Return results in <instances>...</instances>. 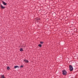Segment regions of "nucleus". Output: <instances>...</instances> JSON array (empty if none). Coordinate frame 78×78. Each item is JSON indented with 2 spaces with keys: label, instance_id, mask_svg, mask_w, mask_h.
<instances>
[{
  "label": "nucleus",
  "instance_id": "9",
  "mask_svg": "<svg viewBox=\"0 0 78 78\" xmlns=\"http://www.w3.org/2000/svg\"><path fill=\"white\" fill-rule=\"evenodd\" d=\"M40 43L41 44H42L44 43V42H40Z\"/></svg>",
  "mask_w": 78,
  "mask_h": 78
},
{
  "label": "nucleus",
  "instance_id": "3",
  "mask_svg": "<svg viewBox=\"0 0 78 78\" xmlns=\"http://www.w3.org/2000/svg\"><path fill=\"white\" fill-rule=\"evenodd\" d=\"M1 8L2 9H5V7L3 6L2 4H1Z\"/></svg>",
  "mask_w": 78,
  "mask_h": 78
},
{
  "label": "nucleus",
  "instance_id": "11",
  "mask_svg": "<svg viewBox=\"0 0 78 78\" xmlns=\"http://www.w3.org/2000/svg\"><path fill=\"white\" fill-rule=\"evenodd\" d=\"M23 67V66L21 65V66H20V68H22Z\"/></svg>",
  "mask_w": 78,
  "mask_h": 78
},
{
  "label": "nucleus",
  "instance_id": "2",
  "mask_svg": "<svg viewBox=\"0 0 78 78\" xmlns=\"http://www.w3.org/2000/svg\"><path fill=\"white\" fill-rule=\"evenodd\" d=\"M69 70L71 72V71H73V67L71 65H70L69 66Z\"/></svg>",
  "mask_w": 78,
  "mask_h": 78
},
{
  "label": "nucleus",
  "instance_id": "10",
  "mask_svg": "<svg viewBox=\"0 0 78 78\" xmlns=\"http://www.w3.org/2000/svg\"><path fill=\"white\" fill-rule=\"evenodd\" d=\"M10 69V68H9V66H8L7 67V70H9Z\"/></svg>",
  "mask_w": 78,
  "mask_h": 78
},
{
  "label": "nucleus",
  "instance_id": "4",
  "mask_svg": "<svg viewBox=\"0 0 78 78\" xmlns=\"http://www.w3.org/2000/svg\"><path fill=\"white\" fill-rule=\"evenodd\" d=\"M23 61H24V62H25V63H28V62H29L26 59L24 60Z\"/></svg>",
  "mask_w": 78,
  "mask_h": 78
},
{
  "label": "nucleus",
  "instance_id": "1",
  "mask_svg": "<svg viewBox=\"0 0 78 78\" xmlns=\"http://www.w3.org/2000/svg\"><path fill=\"white\" fill-rule=\"evenodd\" d=\"M62 74L63 75H67V71L65 70L62 71Z\"/></svg>",
  "mask_w": 78,
  "mask_h": 78
},
{
  "label": "nucleus",
  "instance_id": "7",
  "mask_svg": "<svg viewBox=\"0 0 78 78\" xmlns=\"http://www.w3.org/2000/svg\"><path fill=\"white\" fill-rule=\"evenodd\" d=\"M20 51H23V50L22 48H21L20 49Z\"/></svg>",
  "mask_w": 78,
  "mask_h": 78
},
{
  "label": "nucleus",
  "instance_id": "5",
  "mask_svg": "<svg viewBox=\"0 0 78 78\" xmlns=\"http://www.w3.org/2000/svg\"><path fill=\"white\" fill-rule=\"evenodd\" d=\"M2 2L4 5H7V4H6V3H5V2H4V1H2Z\"/></svg>",
  "mask_w": 78,
  "mask_h": 78
},
{
  "label": "nucleus",
  "instance_id": "8",
  "mask_svg": "<svg viewBox=\"0 0 78 78\" xmlns=\"http://www.w3.org/2000/svg\"><path fill=\"white\" fill-rule=\"evenodd\" d=\"M38 46L39 47H42V45L41 44H39L38 45Z\"/></svg>",
  "mask_w": 78,
  "mask_h": 78
},
{
  "label": "nucleus",
  "instance_id": "6",
  "mask_svg": "<svg viewBox=\"0 0 78 78\" xmlns=\"http://www.w3.org/2000/svg\"><path fill=\"white\" fill-rule=\"evenodd\" d=\"M15 69H16V68H19V67L18 66H14Z\"/></svg>",
  "mask_w": 78,
  "mask_h": 78
}]
</instances>
